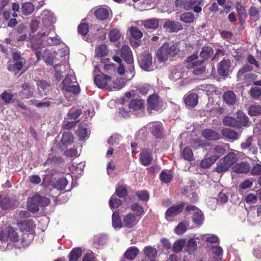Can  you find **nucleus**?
<instances>
[{"label": "nucleus", "mask_w": 261, "mask_h": 261, "mask_svg": "<svg viewBox=\"0 0 261 261\" xmlns=\"http://www.w3.org/2000/svg\"><path fill=\"white\" fill-rule=\"evenodd\" d=\"M179 50L178 43H165L158 49L156 56L160 61L165 62L169 59L171 60L172 58L177 55Z\"/></svg>", "instance_id": "obj_1"}, {"label": "nucleus", "mask_w": 261, "mask_h": 261, "mask_svg": "<svg viewBox=\"0 0 261 261\" xmlns=\"http://www.w3.org/2000/svg\"><path fill=\"white\" fill-rule=\"evenodd\" d=\"M237 152H230L224 158L220 160L217 163L216 171L218 172H223L227 171L233 164L238 161Z\"/></svg>", "instance_id": "obj_2"}, {"label": "nucleus", "mask_w": 261, "mask_h": 261, "mask_svg": "<svg viewBox=\"0 0 261 261\" xmlns=\"http://www.w3.org/2000/svg\"><path fill=\"white\" fill-rule=\"evenodd\" d=\"M197 54H193L188 57L187 62L189 63L188 68H194L193 73L199 75L204 72L205 67L203 64V61L197 60Z\"/></svg>", "instance_id": "obj_3"}, {"label": "nucleus", "mask_w": 261, "mask_h": 261, "mask_svg": "<svg viewBox=\"0 0 261 261\" xmlns=\"http://www.w3.org/2000/svg\"><path fill=\"white\" fill-rule=\"evenodd\" d=\"M18 238L17 231L12 227H8L5 230L0 231V241L2 242H16Z\"/></svg>", "instance_id": "obj_4"}, {"label": "nucleus", "mask_w": 261, "mask_h": 261, "mask_svg": "<svg viewBox=\"0 0 261 261\" xmlns=\"http://www.w3.org/2000/svg\"><path fill=\"white\" fill-rule=\"evenodd\" d=\"M94 84L99 88H106L107 90H111L112 89L111 78L110 76L104 74L96 75L94 79Z\"/></svg>", "instance_id": "obj_5"}, {"label": "nucleus", "mask_w": 261, "mask_h": 261, "mask_svg": "<svg viewBox=\"0 0 261 261\" xmlns=\"http://www.w3.org/2000/svg\"><path fill=\"white\" fill-rule=\"evenodd\" d=\"M62 57V51L59 50L58 52L55 51H50L49 50H45L42 57L46 63L54 67L56 64L60 63V59L59 57Z\"/></svg>", "instance_id": "obj_6"}, {"label": "nucleus", "mask_w": 261, "mask_h": 261, "mask_svg": "<svg viewBox=\"0 0 261 261\" xmlns=\"http://www.w3.org/2000/svg\"><path fill=\"white\" fill-rule=\"evenodd\" d=\"M51 29L49 28L45 32H42L40 33V36L42 37V39L44 40L46 37V41L47 43L49 45H56L60 44L61 39L56 34L53 35L54 31L51 32Z\"/></svg>", "instance_id": "obj_7"}, {"label": "nucleus", "mask_w": 261, "mask_h": 261, "mask_svg": "<svg viewBox=\"0 0 261 261\" xmlns=\"http://www.w3.org/2000/svg\"><path fill=\"white\" fill-rule=\"evenodd\" d=\"M186 210L191 213H193L192 219L194 223L198 225H200L202 223L204 218L200 210L192 205H187Z\"/></svg>", "instance_id": "obj_8"}, {"label": "nucleus", "mask_w": 261, "mask_h": 261, "mask_svg": "<svg viewBox=\"0 0 261 261\" xmlns=\"http://www.w3.org/2000/svg\"><path fill=\"white\" fill-rule=\"evenodd\" d=\"M253 138L248 136L241 144L242 150L247 152L250 154H255L257 152V148L255 144L253 143Z\"/></svg>", "instance_id": "obj_9"}, {"label": "nucleus", "mask_w": 261, "mask_h": 261, "mask_svg": "<svg viewBox=\"0 0 261 261\" xmlns=\"http://www.w3.org/2000/svg\"><path fill=\"white\" fill-rule=\"evenodd\" d=\"M184 203L173 205L167 209L166 212V218L168 221H172V218L179 214L184 210Z\"/></svg>", "instance_id": "obj_10"}, {"label": "nucleus", "mask_w": 261, "mask_h": 261, "mask_svg": "<svg viewBox=\"0 0 261 261\" xmlns=\"http://www.w3.org/2000/svg\"><path fill=\"white\" fill-rule=\"evenodd\" d=\"M152 57L149 54L142 55L139 60L140 67L146 71L150 70L152 63Z\"/></svg>", "instance_id": "obj_11"}, {"label": "nucleus", "mask_w": 261, "mask_h": 261, "mask_svg": "<svg viewBox=\"0 0 261 261\" xmlns=\"http://www.w3.org/2000/svg\"><path fill=\"white\" fill-rule=\"evenodd\" d=\"M42 21L46 28L56 22V18L54 14L49 10H45L41 13Z\"/></svg>", "instance_id": "obj_12"}, {"label": "nucleus", "mask_w": 261, "mask_h": 261, "mask_svg": "<svg viewBox=\"0 0 261 261\" xmlns=\"http://www.w3.org/2000/svg\"><path fill=\"white\" fill-rule=\"evenodd\" d=\"M231 61L229 59H224L219 63L218 67V72L221 76H226L229 72L231 67Z\"/></svg>", "instance_id": "obj_13"}, {"label": "nucleus", "mask_w": 261, "mask_h": 261, "mask_svg": "<svg viewBox=\"0 0 261 261\" xmlns=\"http://www.w3.org/2000/svg\"><path fill=\"white\" fill-rule=\"evenodd\" d=\"M139 221V218L130 213L127 214L123 218L124 226L128 228L134 227Z\"/></svg>", "instance_id": "obj_14"}, {"label": "nucleus", "mask_w": 261, "mask_h": 261, "mask_svg": "<svg viewBox=\"0 0 261 261\" xmlns=\"http://www.w3.org/2000/svg\"><path fill=\"white\" fill-rule=\"evenodd\" d=\"M63 89L65 90V95L67 98H72L70 100L73 99L74 96L77 95L80 92V86L74 84L65 87Z\"/></svg>", "instance_id": "obj_15"}, {"label": "nucleus", "mask_w": 261, "mask_h": 261, "mask_svg": "<svg viewBox=\"0 0 261 261\" xmlns=\"http://www.w3.org/2000/svg\"><path fill=\"white\" fill-rule=\"evenodd\" d=\"M163 27L171 32H177L182 29V27L180 23L171 21L169 19L165 20Z\"/></svg>", "instance_id": "obj_16"}, {"label": "nucleus", "mask_w": 261, "mask_h": 261, "mask_svg": "<svg viewBox=\"0 0 261 261\" xmlns=\"http://www.w3.org/2000/svg\"><path fill=\"white\" fill-rule=\"evenodd\" d=\"M148 111L152 113V111H158L159 108V97L156 94L150 95L147 101Z\"/></svg>", "instance_id": "obj_17"}, {"label": "nucleus", "mask_w": 261, "mask_h": 261, "mask_svg": "<svg viewBox=\"0 0 261 261\" xmlns=\"http://www.w3.org/2000/svg\"><path fill=\"white\" fill-rule=\"evenodd\" d=\"M202 0H190L184 4V8L186 10H193L195 12L199 13L201 11V7L199 6Z\"/></svg>", "instance_id": "obj_18"}, {"label": "nucleus", "mask_w": 261, "mask_h": 261, "mask_svg": "<svg viewBox=\"0 0 261 261\" xmlns=\"http://www.w3.org/2000/svg\"><path fill=\"white\" fill-rule=\"evenodd\" d=\"M37 85L39 93L41 96L46 95L51 89L50 85L45 81H38Z\"/></svg>", "instance_id": "obj_19"}, {"label": "nucleus", "mask_w": 261, "mask_h": 261, "mask_svg": "<svg viewBox=\"0 0 261 261\" xmlns=\"http://www.w3.org/2000/svg\"><path fill=\"white\" fill-rule=\"evenodd\" d=\"M221 133L224 137L230 141L238 140L240 137L239 133L229 128L223 129L221 131Z\"/></svg>", "instance_id": "obj_20"}, {"label": "nucleus", "mask_w": 261, "mask_h": 261, "mask_svg": "<svg viewBox=\"0 0 261 261\" xmlns=\"http://www.w3.org/2000/svg\"><path fill=\"white\" fill-rule=\"evenodd\" d=\"M121 57L128 64H132L134 62V59L132 51L128 46L124 45L121 49Z\"/></svg>", "instance_id": "obj_21"}, {"label": "nucleus", "mask_w": 261, "mask_h": 261, "mask_svg": "<svg viewBox=\"0 0 261 261\" xmlns=\"http://www.w3.org/2000/svg\"><path fill=\"white\" fill-rule=\"evenodd\" d=\"M22 90L21 94L26 98H29L33 96L34 91V87L29 83H25L21 86Z\"/></svg>", "instance_id": "obj_22"}, {"label": "nucleus", "mask_w": 261, "mask_h": 261, "mask_svg": "<svg viewBox=\"0 0 261 261\" xmlns=\"http://www.w3.org/2000/svg\"><path fill=\"white\" fill-rule=\"evenodd\" d=\"M198 97L196 93H190L185 96V104L191 108L195 107L198 103Z\"/></svg>", "instance_id": "obj_23"}, {"label": "nucleus", "mask_w": 261, "mask_h": 261, "mask_svg": "<svg viewBox=\"0 0 261 261\" xmlns=\"http://www.w3.org/2000/svg\"><path fill=\"white\" fill-rule=\"evenodd\" d=\"M232 169L234 172L237 173H247L250 171V168L248 163L242 162L234 165Z\"/></svg>", "instance_id": "obj_24"}, {"label": "nucleus", "mask_w": 261, "mask_h": 261, "mask_svg": "<svg viewBox=\"0 0 261 261\" xmlns=\"http://www.w3.org/2000/svg\"><path fill=\"white\" fill-rule=\"evenodd\" d=\"M141 24L147 29L155 30L159 25V19L156 18L147 19L141 21Z\"/></svg>", "instance_id": "obj_25"}, {"label": "nucleus", "mask_w": 261, "mask_h": 261, "mask_svg": "<svg viewBox=\"0 0 261 261\" xmlns=\"http://www.w3.org/2000/svg\"><path fill=\"white\" fill-rule=\"evenodd\" d=\"M225 149L223 145L214 146L211 150V156L216 161L225 153Z\"/></svg>", "instance_id": "obj_26"}, {"label": "nucleus", "mask_w": 261, "mask_h": 261, "mask_svg": "<svg viewBox=\"0 0 261 261\" xmlns=\"http://www.w3.org/2000/svg\"><path fill=\"white\" fill-rule=\"evenodd\" d=\"M202 136L208 140H217L221 138L220 134L211 129H205L202 133Z\"/></svg>", "instance_id": "obj_27"}, {"label": "nucleus", "mask_w": 261, "mask_h": 261, "mask_svg": "<svg viewBox=\"0 0 261 261\" xmlns=\"http://www.w3.org/2000/svg\"><path fill=\"white\" fill-rule=\"evenodd\" d=\"M223 97L224 100L228 105L233 106L237 101L236 95L232 91L225 92Z\"/></svg>", "instance_id": "obj_28"}, {"label": "nucleus", "mask_w": 261, "mask_h": 261, "mask_svg": "<svg viewBox=\"0 0 261 261\" xmlns=\"http://www.w3.org/2000/svg\"><path fill=\"white\" fill-rule=\"evenodd\" d=\"M152 160L151 151L149 149L143 150L141 153V160L142 164L147 166L150 164Z\"/></svg>", "instance_id": "obj_29"}, {"label": "nucleus", "mask_w": 261, "mask_h": 261, "mask_svg": "<svg viewBox=\"0 0 261 261\" xmlns=\"http://www.w3.org/2000/svg\"><path fill=\"white\" fill-rule=\"evenodd\" d=\"M237 119L238 121L240 128L242 126L244 127H247L249 126V118L242 111L238 112Z\"/></svg>", "instance_id": "obj_30"}, {"label": "nucleus", "mask_w": 261, "mask_h": 261, "mask_svg": "<svg viewBox=\"0 0 261 261\" xmlns=\"http://www.w3.org/2000/svg\"><path fill=\"white\" fill-rule=\"evenodd\" d=\"M144 252L151 261H153L157 256L158 251L155 248L148 246L144 248Z\"/></svg>", "instance_id": "obj_31"}, {"label": "nucleus", "mask_w": 261, "mask_h": 261, "mask_svg": "<svg viewBox=\"0 0 261 261\" xmlns=\"http://www.w3.org/2000/svg\"><path fill=\"white\" fill-rule=\"evenodd\" d=\"M223 123L224 125L232 127L240 128L238 121L234 117L227 116H225L223 119Z\"/></svg>", "instance_id": "obj_32"}, {"label": "nucleus", "mask_w": 261, "mask_h": 261, "mask_svg": "<svg viewBox=\"0 0 261 261\" xmlns=\"http://www.w3.org/2000/svg\"><path fill=\"white\" fill-rule=\"evenodd\" d=\"M32 48L35 51V55L38 60H39L41 56V49L42 48V43L40 41H33Z\"/></svg>", "instance_id": "obj_33"}, {"label": "nucleus", "mask_w": 261, "mask_h": 261, "mask_svg": "<svg viewBox=\"0 0 261 261\" xmlns=\"http://www.w3.org/2000/svg\"><path fill=\"white\" fill-rule=\"evenodd\" d=\"M94 14L97 18L105 20L109 17V11L108 9L99 8L95 11Z\"/></svg>", "instance_id": "obj_34"}, {"label": "nucleus", "mask_w": 261, "mask_h": 261, "mask_svg": "<svg viewBox=\"0 0 261 261\" xmlns=\"http://www.w3.org/2000/svg\"><path fill=\"white\" fill-rule=\"evenodd\" d=\"M19 227L22 231H30L35 226L34 222L31 220H24L18 224Z\"/></svg>", "instance_id": "obj_35"}, {"label": "nucleus", "mask_w": 261, "mask_h": 261, "mask_svg": "<svg viewBox=\"0 0 261 261\" xmlns=\"http://www.w3.org/2000/svg\"><path fill=\"white\" fill-rule=\"evenodd\" d=\"M112 226L114 228H121L122 223L119 216V213L116 211L114 212L112 216Z\"/></svg>", "instance_id": "obj_36"}, {"label": "nucleus", "mask_w": 261, "mask_h": 261, "mask_svg": "<svg viewBox=\"0 0 261 261\" xmlns=\"http://www.w3.org/2000/svg\"><path fill=\"white\" fill-rule=\"evenodd\" d=\"M213 54V49L209 46H203L200 53V57L203 61L207 59Z\"/></svg>", "instance_id": "obj_37"}, {"label": "nucleus", "mask_w": 261, "mask_h": 261, "mask_svg": "<svg viewBox=\"0 0 261 261\" xmlns=\"http://www.w3.org/2000/svg\"><path fill=\"white\" fill-rule=\"evenodd\" d=\"M34 10V6L31 2H25L22 4L21 7V11L25 15L31 14Z\"/></svg>", "instance_id": "obj_38"}, {"label": "nucleus", "mask_w": 261, "mask_h": 261, "mask_svg": "<svg viewBox=\"0 0 261 261\" xmlns=\"http://www.w3.org/2000/svg\"><path fill=\"white\" fill-rule=\"evenodd\" d=\"M34 196L28 200V209L33 213L37 212L39 211V204L38 202L34 200Z\"/></svg>", "instance_id": "obj_39"}, {"label": "nucleus", "mask_w": 261, "mask_h": 261, "mask_svg": "<svg viewBox=\"0 0 261 261\" xmlns=\"http://www.w3.org/2000/svg\"><path fill=\"white\" fill-rule=\"evenodd\" d=\"M143 102L141 100L134 99L128 103L129 109L133 111L141 109L143 107Z\"/></svg>", "instance_id": "obj_40"}, {"label": "nucleus", "mask_w": 261, "mask_h": 261, "mask_svg": "<svg viewBox=\"0 0 261 261\" xmlns=\"http://www.w3.org/2000/svg\"><path fill=\"white\" fill-rule=\"evenodd\" d=\"M34 200L37 201L40 206L44 207L49 204L50 200L45 197L41 196L38 194H36L34 196Z\"/></svg>", "instance_id": "obj_41"}, {"label": "nucleus", "mask_w": 261, "mask_h": 261, "mask_svg": "<svg viewBox=\"0 0 261 261\" xmlns=\"http://www.w3.org/2000/svg\"><path fill=\"white\" fill-rule=\"evenodd\" d=\"M139 252L138 249L136 247L129 248L125 253V256L128 259H134Z\"/></svg>", "instance_id": "obj_42"}, {"label": "nucleus", "mask_w": 261, "mask_h": 261, "mask_svg": "<svg viewBox=\"0 0 261 261\" xmlns=\"http://www.w3.org/2000/svg\"><path fill=\"white\" fill-rule=\"evenodd\" d=\"M61 141L65 145L70 144L73 141V137L70 132H65L62 136Z\"/></svg>", "instance_id": "obj_43"}, {"label": "nucleus", "mask_w": 261, "mask_h": 261, "mask_svg": "<svg viewBox=\"0 0 261 261\" xmlns=\"http://www.w3.org/2000/svg\"><path fill=\"white\" fill-rule=\"evenodd\" d=\"M186 244V241L183 239L175 241L173 246V251L176 253L180 252Z\"/></svg>", "instance_id": "obj_44"}, {"label": "nucleus", "mask_w": 261, "mask_h": 261, "mask_svg": "<svg viewBox=\"0 0 261 261\" xmlns=\"http://www.w3.org/2000/svg\"><path fill=\"white\" fill-rule=\"evenodd\" d=\"M248 114L251 116H257L261 114V106L259 105H252L248 110Z\"/></svg>", "instance_id": "obj_45"}, {"label": "nucleus", "mask_w": 261, "mask_h": 261, "mask_svg": "<svg viewBox=\"0 0 261 261\" xmlns=\"http://www.w3.org/2000/svg\"><path fill=\"white\" fill-rule=\"evenodd\" d=\"M180 20L185 23H190L193 22L194 16L191 13L186 12L180 16Z\"/></svg>", "instance_id": "obj_46"}, {"label": "nucleus", "mask_w": 261, "mask_h": 261, "mask_svg": "<svg viewBox=\"0 0 261 261\" xmlns=\"http://www.w3.org/2000/svg\"><path fill=\"white\" fill-rule=\"evenodd\" d=\"M121 36V33L117 29H113L109 33V37L111 42H116L120 38Z\"/></svg>", "instance_id": "obj_47"}, {"label": "nucleus", "mask_w": 261, "mask_h": 261, "mask_svg": "<svg viewBox=\"0 0 261 261\" xmlns=\"http://www.w3.org/2000/svg\"><path fill=\"white\" fill-rule=\"evenodd\" d=\"M160 178L164 182L168 183L172 180L173 176L169 171H162L160 174Z\"/></svg>", "instance_id": "obj_48"}, {"label": "nucleus", "mask_w": 261, "mask_h": 261, "mask_svg": "<svg viewBox=\"0 0 261 261\" xmlns=\"http://www.w3.org/2000/svg\"><path fill=\"white\" fill-rule=\"evenodd\" d=\"M249 94L252 98L258 99L261 96V88L256 87H252L249 91Z\"/></svg>", "instance_id": "obj_49"}, {"label": "nucleus", "mask_w": 261, "mask_h": 261, "mask_svg": "<svg viewBox=\"0 0 261 261\" xmlns=\"http://www.w3.org/2000/svg\"><path fill=\"white\" fill-rule=\"evenodd\" d=\"M68 181L65 178H61L54 184V187L58 190H63L67 186Z\"/></svg>", "instance_id": "obj_50"}, {"label": "nucleus", "mask_w": 261, "mask_h": 261, "mask_svg": "<svg viewBox=\"0 0 261 261\" xmlns=\"http://www.w3.org/2000/svg\"><path fill=\"white\" fill-rule=\"evenodd\" d=\"M227 192L226 190H223L217 196V202L220 204H224L228 201Z\"/></svg>", "instance_id": "obj_51"}, {"label": "nucleus", "mask_w": 261, "mask_h": 261, "mask_svg": "<svg viewBox=\"0 0 261 261\" xmlns=\"http://www.w3.org/2000/svg\"><path fill=\"white\" fill-rule=\"evenodd\" d=\"M197 249V244L196 241L191 239L189 240L187 244V252L189 254H192Z\"/></svg>", "instance_id": "obj_52"}, {"label": "nucleus", "mask_w": 261, "mask_h": 261, "mask_svg": "<svg viewBox=\"0 0 261 261\" xmlns=\"http://www.w3.org/2000/svg\"><path fill=\"white\" fill-rule=\"evenodd\" d=\"M129 32L132 37L136 40L140 39L143 36L142 32L136 27H131Z\"/></svg>", "instance_id": "obj_53"}, {"label": "nucleus", "mask_w": 261, "mask_h": 261, "mask_svg": "<svg viewBox=\"0 0 261 261\" xmlns=\"http://www.w3.org/2000/svg\"><path fill=\"white\" fill-rule=\"evenodd\" d=\"M152 134L156 138H160L163 135V129L160 124H154L151 127Z\"/></svg>", "instance_id": "obj_54"}, {"label": "nucleus", "mask_w": 261, "mask_h": 261, "mask_svg": "<svg viewBox=\"0 0 261 261\" xmlns=\"http://www.w3.org/2000/svg\"><path fill=\"white\" fill-rule=\"evenodd\" d=\"M107 47L105 44H101L98 46L95 49L96 56L98 57H103L107 55Z\"/></svg>", "instance_id": "obj_55"}, {"label": "nucleus", "mask_w": 261, "mask_h": 261, "mask_svg": "<svg viewBox=\"0 0 261 261\" xmlns=\"http://www.w3.org/2000/svg\"><path fill=\"white\" fill-rule=\"evenodd\" d=\"M215 161L216 160L211 155L202 160L200 166L203 168H207L210 167Z\"/></svg>", "instance_id": "obj_56"}, {"label": "nucleus", "mask_w": 261, "mask_h": 261, "mask_svg": "<svg viewBox=\"0 0 261 261\" xmlns=\"http://www.w3.org/2000/svg\"><path fill=\"white\" fill-rule=\"evenodd\" d=\"M75 80L74 76L72 75H67L63 81V89L74 84Z\"/></svg>", "instance_id": "obj_57"}, {"label": "nucleus", "mask_w": 261, "mask_h": 261, "mask_svg": "<svg viewBox=\"0 0 261 261\" xmlns=\"http://www.w3.org/2000/svg\"><path fill=\"white\" fill-rule=\"evenodd\" d=\"M82 255V250L80 248H75L72 250L70 255V261H76Z\"/></svg>", "instance_id": "obj_58"}, {"label": "nucleus", "mask_w": 261, "mask_h": 261, "mask_svg": "<svg viewBox=\"0 0 261 261\" xmlns=\"http://www.w3.org/2000/svg\"><path fill=\"white\" fill-rule=\"evenodd\" d=\"M81 114V111L79 109H70L67 114L68 119H76Z\"/></svg>", "instance_id": "obj_59"}, {"label": "nucleus", "mask_w": 261, "mask_h": 261, "mask_svg": "<svg viewBox=\"0 0 261 261\" xmlns=\"http://www.w3.org/2000/svg\"><path fill=\"white\" fill-rule=\"evenodd\" d=\"M76 134L79 137L80 140H84L88 137V132L87 129L82 126H79L76 130Z\"/></svg>", "instance_id": "obj_60"}, {"label": "nucleus", "mask_w": 261, "mask_h": 261, "mask_svg": "<svg viewBox=\"0 0 261 261\" xmlns=\"http://www.w3.org/2000/svg\"><path fill=\"white\" fill-rule=\"evenodd\" d=\"M122 204L121 201L116 198L115 196H112L111 199L109 201V205L112 208H116L120 206Z\"/></svg>", "instance_id": "obj_61"}, {"label": "nucleus", "mask_w": 261, "mask_h": 261, "mask_svg": "<svg viewBox=\"0 0 261 261\" xmlns=\"http://www.w3.org/2000/svg\"><path fill=\"white\" fill-rule=\"evenodd\" d=\"M132 211L136 212V216L138 218L139 216L142 215L144 213L143 207L139 205L137 203H134L131 205Z\"/></svg>", "instance_id": "obj_62"}, {"label": "nucleus", "mask_w": 261, "mask_h": 261, "mask_svg": "<svg viewBox=\"0 0 261 261\" xmlns=\"http://www.w3.org/2000/svg\"><path fill=\"white\" fill-rule=\"evenodd\" d=\"M207 143L205 141L202 140L200 138H196L193 140L192 144L193 147L198 148L199 147H204L207 145Z\"/></svg>", "instance_id": "obj_63"}, {"label": "nucleus", "mask_w": 261, "mask_h": 261, "mask_svg": "<svg viewBox=\"0 0 261 261\" xmlns=\"http://www.w3.org/2000/svg\"><path fill=\"white\" fill-rule=\"evenodd\" d=\"M182 157L187 161H192L193 158V154L192 150L189 148H185L182 152Z\"/></svg>", "instance_id": "obj_64"}]
</instances>
